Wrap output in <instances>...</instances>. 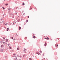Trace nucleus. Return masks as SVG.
<instances>
[{
	"label": "nucleus",
	"mask_w": 60,
	"mask_h": 60,
	"mask_svg": "<svg viewBox=\"0 0 60 60\" xmlns=\"http://www.w3.org/2000/svg\"><path fill=\"white\" fill-rule=\"evenodd\" d=\"M23 57H24V55H23Z\"/></svg>",
	"instance_id": "34"
},
{
	"label": "nucleus",
	"mask_w": 60,
	"mask_h": 60,
	"mask_svg": "<svg viewBox=\"0 0 60 60\" xmlns=\"http://www.w3.org/2000/svg\"><path fill=\"white\" fill-rule=\"evenodd\" d=\"M50 40H51V41H52V39L51 38V39H50Z\"/></svg>",
	"instance_id": "28"
},
{
	"label": "nucleus",
	"mask_w": 60,
	"mask_h": 60,
	"mask_svg": "<svg viewBox=\"0 0 60 60\" xmlns=\"http://www.w3.org/2000/svg\"><path fill=\"white\" fill-rule=\"evenodd\" d=\"M44 59H45V58H44Z\"/></svg>",
	"instance_id": "36"
},
{
	"label": "nucleus",
	"mask_w": 60,
	"mask_h": 60,
	"mask_svg": "<svg viewBox=\"0 0 60 60\" xmlns=\"http://www.w3.org/2000/svg\"><path fill=\"white\" fill-rule=\"evenodd\" d=\"M33 34V35L34 36V34Z\"/></svg>",
	"instance_id": "26"
},
{
	"label": "nucleus",
	"mask_w": 60,
	"mask_h": 60,
	"mask_svg": "<svg viewBox=\"0 0 60 60\" xmlns=\"http://www.w3.org/2000/svg\"><path fill=\"white\" fill-rule=\"evenodd\" d=\"M26 49L25 48L24 49V51H26Z\"/></svg>",
	"instance_id": "8"
},
{
	"label": "nucleus",
	"mask_w": 60,
	"mask_h": 60,
	"mask_svg": "<svg viewBox=\"0 0 60 60\" xmlns=\"http://www.w3.org/2000/svg\"><path fill=\"white\" fill-rule=\"evenodd\" d=\"M43 56H44V53H43Z\"/></svg>",
	"instance_id": "23"
},
{
	"label": "nucleus",
	"mask_w": 60,
	"mask_h": 60,
	"mask_svg": "<svg viewBox=\"0 0 60 60\" xmlns=\"http://www.w3.org/2000/svg\"><path fill=\"white\" fill-rule=\"evenodd\" d=\"M17 50H19V48H17Z\"/></svg>",
	"instance_id": "15"
},
{
	"label": "nucleus",
	"mask_w": 60,
	"mask_h": 60,
	"mask_svg": "<svg viewBox=\"0 0 60 60\" xmlns=\"http://www.w3.org/2000/svg\"><path fill=\"white\" fill-rule=\"evenodd\" d=\"M2 8H3V10H4V8L3 7H2Z\"/></svg>",
	"instance_id": "16"
},
{
	"label": "nucleus",
	"mask_w": 60,
	"mask_h": 60,
	"mask_svg": "<svg viewBox=\"0 0 60 60\" xmlns=\"http://www.w3.org/2000/svg\"><path fill=\"white\" fill-rule=\"evenodd\" d=\"M46 39H47V40H49V38L48 37H47L46 38Z\"/></svg>",
	"instance_id": "7"
},
{
	"label": "nucleus",
	"mask_w": 60,
	"mask_h": 60,
	"mask_svg": "<svg viewBox=\"0 0 60 60\" xmlns=\"http://www.w3.org/2000/svg\"><path fill=\"white\" fill-rule=\"evenodd\" d=\"M12 17L13 18H14V15H12Z\"/></svg>",
	"instance_id": "3"
},
{
	"label": "nucleus",
	"mask_w": 60,
	"mask_h": 60,
	"mask_svg": "<svg viewBox=\"0 0 60 60\" xmlns=\"http://www.w3.org/2000/svg\"><path fill=\"white\" fill-rule=\"evenodd\" d=\"M26 22H28V20H26Z\"/></svg>",
	"instance_id": "24"
},
{
	"label": "nucleus",
	"mask_w": 60,
	"mask_h": 60,
	"mask_svg": "<svg viewBox=\"0 0 60 60\" xmlns=\"http://www.w3.org/2000/svg\"><path fill=\"white\" fill-rule=\"evenodd\" d=\"M3 39H5V38H3Z\"/></svg>",
	"instance_id": "29"
},
{
	"label": "nucleus",
	"mask_w": 60,
	"mask_h": 60,
	"mask_svg": "<svg viewBox=\"0 0 60 60\" xmlns=\"http://www.w3.org/2000/svg\"><path fill=\"white\" fill-rule=\"evenodd\" d=\"M4 47L3 45H2L1 46V48H2V47Z\"/></svg>",
	"instance_id": "4"
},
{
	"label": "nucleus",
	"mask_w": 60,
	"mask_h": 60,
	"mask_svg": "<svg viewBox=\"0 0 60 60\" xmlns=\"http://www.w3.org/2000/svg\"><path fill=\"white\" fill-rule=\"evenodd\" d=\"M19 60H20V59Z\"/></svg>",
	"instance_id": "38"
},
{
	"label": "nucleus",
	"mask_w": 60,
	"mask_h": 60,
	"mask_svg": "<svg viewBox=\"0 0 60 60\" xmlns=\"http://www.w3.org/2000/svg\"><path fill=\"white\" fill-rule=\"evenodd\" d=\"M13 55H14V56H15V54H14Z\"/></svg>",
	"instance_id": "27"
},
{
	"label": "nucleus",
	"mask_w": 60,
	"mask_h": 60,
	"mask_svg": "<svg viewBox=\"0 0 60 60\" xmlns=\"http://www.w3.org/2000/svg\"><path fill=\"white\" fill-rule=\"evenodd\" d=\"M29 59L30 60H32V58H29Z\"/></svg>",
	"instance_id": "12"
},
{
	"label": "nucleus",
	"mask_w": 60,
	"mask_h": 60,
	"mask_svg": "<svg viewBox=\"0 0 60 60\" xmlns=\"http://www.w3.org/2000/svg\"><path fill=\"white\" fill-rule=\"evenodd\" d=\"M9 29V28H7V31H8V30Z\"/></svg>",
	"instance_id": "11"
},
{
	"label": "nucleus",
	"mask_w": 60,
	"mask_h": 60,
	"mask_svg": "<svg viewBox=\"0 0 60 60\" xmlns=\"http://www.w3.org/2000/svg\"><path fill=\"white\" fill-rule=\"evenodd\" d=\"M10 45V44H9L8 45V46H9V45Z\"/></svg>",
	"instance_id": "32"
},
{
	"label": "nucleus",
	"mask_w": 60,
	"mask_h": 60,
	"mask_svg": "<svg viewBox=\"0 0 60 60\" xmlns=\"http://www.w3.org/2000/svg\"><path fill=\"white\" fill-rule=\"evenodd\" d=\"M11 39H13V37H11Z\"/></svg>",
	"instance_id": "19"
},
{
	"label": "nucleus",
	"mask_w": 60,
	"mask_h": 60,
	"mask_svg": "<svg viewBox=\"0 0 60 60\" xmlns=\"http://www.w3.org/2000/svg\"><path fill=\"white\" fill-rule=\"evenodd\" d=\"M26 53V52H25V53Z\"/></svg>",
	"instance_id": "30"
},
{
	"label": "nucleus",
	"mask_w": 60,
	"mask_h": 60,
	"mask_svg": "<svg viewBox=\"0 0 60 60\" xmlns=\"http://www.w3.org/2000/svg\"><path fill=\"white\" fill-rule=\"evenodd\" d=\"M22 5H25V3H23L22 4Z\"/></svg>",
	"instance_id": "17"
},
{
	"label": "nucleus",
	"mask_w": 60,
	"mask_h": 60,
	"mask_svg": "<svg viewBox=\"0 0 60 60\" xmlns=\"http://www.w3.org/2000/svg\"><path fill=\"white\" fill-rule=\"evenodd\" d=\"M28 18H29V16H28Z\"/></svg>",
	"instance_id": "31"
},
{
	"label": "nucleus",
	"mask_w": 60,
	"mask_h": 60,
	"mask_svg": "<svg viewBox=\"0 0 60 60\" xmlns=\"http://www.w3.org/2000/svg\"><path fill=\"white\" fill-rule=\"evenodd\" d=\"M5 5H6V6H7L8 5V4H5Z\"/></svg>",
	"instance_id": "13"
},
{
	"label": "nucleus",
	"mask_w": 60,
	"mask_h": 60,
	"mask_svg": "<svg viewBox=\"0 0 60 60\" xmlns=\"http://www.w3.org/2000/svg\"><path fill=\"white\" fill-rule=\"evenodd\" d=\"M11 10V8H8V10Z\"/></svg>",
	"instance_id": "20"
},
{
	"label": "nucleus",
	"mask_w": 60,
	"mask_h": 60,
	"mask_svg": "<svg viewBox=\"0 0 60 60\" xmlns=\"http://www.w3.org/2000/svg\"><path fill=\"white\" fill-rule=\"evenodd\" d=\"M37 54H38V55H40V53L38 52H36Z\"/></svg>",
	"instance_id": "6"
},
{
	"label": "nucleus",
	"mask_w": 60,
	"mask_h": 60,
	"mask_svg": "<svg viewBox=\"0 0 60 60\" xmlns=\"http://www.w3.org/2000/svg\"><path fill=\"white\" fill-rule=\"evenodd\" d=\"M9 48L10 49H11V47L10 46H9Z\"/></svg>",
	"instance_id": "10"
},
{
	"label": "nucleus",
	"mask_w": 60,
	"mask_h": 60,
	"mask_svg": "<svg viewBox=\"0 0 60 60\" xmlns=\"http://www.w3.org/2000/svg\"><path fill=\"white\" fill-rule=\"evenodd\" d=\"M8 39H6V42H7V41H8Z\"/></svg>",
	"instance_id": "21"
},
{
	"label": "nucleus",
	"mask_w": 60,
	"mask_h": 60,
	"mask_svg": "<svg viewBox=\"0 0 60 60\" xmlns=\"http://www.w3.org/2000/svg\"><path fill=\"white\" fill-rule=\"evenodd\" d=\"M3 25H7V23H4Z\"/></svg>",
	"instance_id": "1"
},
{
	"label": "nucleus",
	"mask_w": 60,
	"mask_h": 60,
	"mask_svg": "<svg viewBox=\"0 0 60 60\" xmlns=\"http://www.w3.org/2000/svg\"><path fill=\"white\" fill-rule=\"evenodd\" d=\"M36 37H35V36H34L33 37V38H34V39H35V38Z\"/></svg>",
	"instance_id": "14"
},
{
	"label": "nucleus",
	"mask_w": 60,
	"mask_h": 60,
	"mask_svg": "<svg viewBox=\"0 0 60 60\" xmlns=\"http://www.w3.org/2000/svg\"><path fill=\"white\" fill-rule=\"evenodd\" d=\"M30 10H32V8H30Z\"/></svg>",
	"instance_id": "22"
},
{
	"label": "nucleus",
	"mask_w": 60,
	"mask_h": 60,
	"mask_svg": "<svg viewBox=\"0 0 60 60\" xmlns=\"http://www.w3.org/2000/svg\"><path fill=\"white\" fill-rule=\"evenodd\" d=\"M56 47H57L58 46V44H56L55 45Z\"/></svg>",
	"instance_id": "5"
},
{
	"label": "nucleus",
	"mask_w": 60,
	"mask_h": 60,
	"mask_svg": "<svg viewBox=\"0 0 60 60\" xmlns=\"http://www.w3.org/2000/svg\"><path fill=\"white\" fill-rule=\"evenodd\" d=\"M9 14H10V15H11V13H10Z\"/></svg>",
	"instance_id": "35"
},
{
	"label": "nucleus",
	"mask_w": 60,
	"mask_h": 60,
	"mask_svg": "<svg viewBox=\"0 0 60 60\" xmlns=\"http://www.w3.org/2000/svg\"><path fill=\"white\" fill-rule=\"evenodd\" d=\"M1 23V22L0 23Z\"/></svg>",
	"instance_id": "39"
},
{
	"label": "nucleus",
	"mask_w": 60,
	"mask_h": 60,
	"mask_svg": "<svg viewBox=\"0 0 60 60\" xmlns=\"http://www.w3.org/2000/svg\"><path fill=\"white\" fill-rule=\"evenodd\" d=\"M16 13V14H17V13Z\"/></svg>",
	"instance_id": "37"
},
{
	"label": "nucleus",
	"mask_w": 60,
	"mask_h": 60,
	"mask_svg": "<svg viewBox=\"0 0 60 60\" xmlns=\"http://www.w3.org/2000/svg\"><path fill=\"white\" fill-rule=\"evenodd\" d=\"M5 42H4L3 43V44H5Z\"/></svg>",
	"instance_id": "25"
},
{
	"label": "nucleus",
	"mask_w": 60,
	"mask_h": 60,
	"mask_svg": "<svg viewBox=\"0 0 60 60\" xmlns=\"http://www.w3.org/2000/svg\"><path fill=\"white\" fill-rule=\"evenodd\" d=\"M46 45H47V43H46V42H45V47H46Z\"/></svg>",
	"instance_id": "2"
},
{
	"label": "nucleus",
	"mask_w": 60,
	"mask_h": 60,
	"mask_svg": "<svg viewBox=\"0 0 60 60\" xmlns=\"http://www.w3.org/2000/svg\"><path fill=\"white\" fill-rule=\"evenodd\" d=\"M45 39H47V38H45Z\"/></svg>",
	"instance_id": "33"
},
{
	"label": "nucleus",
	"mask_w": 60,
	"mask_h": 60,
	"mask_svg": "<svg viewBox=\"0 0 60 60\" xmlns=\"http://www.w3.org/2000/svg\"><path fill=\"white\" fill-rule=\"evenodd\" d=\"M21 29V27H20L19 28V30H20Z\"/></svg>",
	"instance_id": "9"
},
{
	"label": "nucleus",
	"mask_w": 60,
	"mask_h": 60,
	"mask_svg": "<svg viewBox=\"0 0 60 60\" xmlns=\"http://www.w3.org/2000/svg\"><path fill=\"white\" fill-rule=\"evenodd\" d=\"M40 53H42V51H40Z\"/></svg>",
	"instance_id": "18"
}]
</instances>
